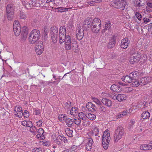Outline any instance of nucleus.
Returning a JSON list of instances; mask_svg holds the SVG:
<instances>
[{"instance_id":"nucleus-1","label":"nucleus","mask_w":152,"mask_h":152,"mask_svg":"<svg viewBox=\"0 0 152 152\" xmlns=\"http://www.w3.org/2000/svg\"><path fill=\"white\" fill-rule=\"evenodd\" d=\"M40 34L39 30L37 29L32 30L28 35L29 42L31 44L36 42L40 39Z\"/></svg>"},{"instance_id":"nucleus-2","label":"nucleus","mask_w":152,"mask_h":152,"mask_svg":"<svg viewBox=\"0 0 152 152\" xmlns=\"http://www.w3.org/2000/svg\"><path fill=\"white\" fill-rule=\"evenodd\" d=\"M125 131L121 126H118L115 130L114 134V141L117 142L124 136Z\"/></svg>"},{"instance_id":"nucleus-3","label":"nucleus","mask_w":152,"mask_h":152,"mask_svg":"<svg viewBox=\"0 0 152 152\" xmlns=\"http://www.w3.org/2000/svg\"><path fill=\"white\" fill-rule=\"evenodd\" d=\"M126 0H116L112 1L111 5L117 9L123 8L124 9L125 6L127 4Z\"/></svg>"},{"instance_id":"nucleus-4","label":"nucleus","mask_w":152,"mask_h":152,"mask_svg":"<svg viewBox=\"0 0 152 152\" xmlns=\"http://www.w3.org/2000/svg\"><path fill=\"white\" fill-rule=\"evenodd\" d=\"M66 28L64 26H61L60 28L59 31V41L60 44H62L63 40L66 38Z\"/></svg>"},{"instance_id":"nucleus-5","label":"nucleus","mask_w":152,"mask_h":152,"mask_svg":"<svg viewBox=\"0 0 152 152\" xmlns=\"http://www.w3.org/2000/svg\"><path fill=\"white\" fill-rule=\"evenodd\" d=\"M13 31L15 35L18 36L20 34L21 31L20 24L18 21H15L13 25Z\"/></svg>"},{"instance_id":"nucleus-6","label":"nucleus","mask_w":152,"mask_h":152,"mask_svg":"<svg viewBox=\"0 0 152 152\" xmlns=\"http://www.w3.org/2000/svg\"><path fill=\"white\" fill-rule=\"evenodd\" d=\"M63 41V43L65 42V48L66 50H70L72 48V46L74 47L73 44L71 42L70 37L69 35H67L66 38H64Z\"/></svg>"},{"instance_id":"nucleus-7","label":"nucleus","mask_w":152,"mask_h":152,"mask_svg":"<svg viewBox=\"0 0 152 152\" xmlns=\"http://www.w3.org/2000/svg\"><path fill=\"white\" fill-rule=\"evenodd\" d=\"M44 50V46L43 42L39 41L36 44L35 47V51L38 55L41 54Z\"/></svg>"},{"instance_id":"nucleus-8","label":"nucleus","mask_w":152,"mask_h":152,"mask_svg":"<svg viewBox=\"0 0 152 152\" xmlns=\"http://www.w3.org/2000/svg\"><path fill=\"white\" fill-rule=\"evenodd\" d=\"M88 134L91 137L97 136L98 137H96L97 140H99V137H100V135L99 134V129L96 127H94L91 131L88 132Z\"/></svg>"},{"instance_id":"nucleus-9","label":"nucleus","mask_w":152,"mask_h":152,"mask_svg":"<svg viewBox=\"0 0 152 152\" xmlns=\"http://www.w3.org/2000/svg\"><path fill=\"white\" fill-rule=\"evenodd\" d=\"M92 20L90 18H87L84 21L83 23V29L87 31L92 26Z\"/></svg>"},{"instance_id":"nucleus-10","label":"nucleus","mask_w":152,"mask_h":152,"mask_svg":"<svg viewBox=\"0 0 152 152\" xmlns=\"http://www.w3.org/2000/svg\"><path fill=\"white\" fill-rule=\"evenodd\" d=\"M76 37L78 40H81L84 36L83 29L79 26L77 28Z\"/></svg>"},{"instance_id":"nucleus-11","label":"nucleus","mask_w":152,"mask_h":152,"mask_svg":"<svg viewBox=\"0 0 152 152\" xmlns=\"http://www.w3.org/2000/svg\"><path fill=\"white\" fill-rule=\"evenodd\" d=\"M110 137L109 130H107L103 133L102 142H110Z\"/></svg>"},{"instance_id":"nucleus-12","label":"nucleus","mask_w":152,"mask_h":152,"mask_svg":"<svg viewBox=\"0 0 152 152\" xmlns=\"http://www.w3.org/2000/svg\"><path fill=\"white\" fill-rule=\"evenodd\" d=\"M22 4L26 8L30 9L33 7L34 4H33L32 1L31 0H21Z\"/></svg>"},{"instance_id":"nucleus-13","label":"nucleus","mask_w":152,"mask_h":152,"mask_svg":"<svg viewBox=\"0 0 152 152\" xmlns=\"http://www.w3.org/2000/svg\"><path fill=\"white\" fill-rule=\"evenodd\" d=\"M136 53L134 54L133 56H131L129 62L132 64H134L135 63L137 62L140 59L141 56L140 55H137Z\"/></svg>"},{"instance_id":"nucleus-14","label":"nucleus","mask_w":152,"mask_h":152,"mask_svg":"<svg viewBox=\"0 0 152 152\" xmlns=\"http://www.w3.org/2000/svg\"><path fill=\"white\" fill-rule=\"evenodd\" d=\"M87 142L86 145V149L88 151L91 150L92 146L94 144V142L91 137L88 138L87 139Z\"/></svg>"},{"instance_id":"nucleus-15","label":"nucleus","mask_w":152,"mask_h":152,"mask_svg":"<svg viewBox=\"0 0 152 152\" xmlns=\"http://www.w3.org/2000/svg\"><path fill=\"white\" fill-rule=\"evenodd\" d=\"M116 38V36L113 35L112 36L108 44L107 47L108 48H112L115 46Z\"/></svg>"},{"instance_id":"nucleus-16","label":"nucleus","mask_w":152,"mask_h":152,"mask_svg":"<svg viewBox=\"0 0 152 152\" xmlns=\"http://www.w3.org/2000/svg\"><path fill=\"white\" fill-rule=\"evenodd\" d=\"M151 79L150 77H142L140 80V83L141 86L144 85L151 81Z\"/></svg>"},{"instance_id":"nucleus-17","label":"nucleus","mask_w":152,"mask_h":152,"mask_svg":"<svg viewBox=\"0 0 152 152\" xmlns=\"http://www.w3.org/2000/svg\"><path fill=\"white\" fill-rule=\"evenodd\" d=\"M130 42V41L128 40V38H125L121 40V47L123 49L127 48Z\"/></svg>"},{"instance_id":"nucleus-18","label":"nucleus","mask_w":152,"mask_h":152,"mask_svg":"<svg viewBox=\"0 0 152 152\" xmlns=\"http://www.w3.org/2000/svg\"><path fill=\"white\" fill-rule=\"evenodd\" d=\"M86 108L88 110L91 112L95 111L96 110L95 105L90 102L87 103Z\"/></svg>"},{"instance_id":"nucleus-19","label":"nucleus","mask_w":152,"mask_h":152,"mask_svg":"<svg viewBox=\"0 0 152 152\" xmlns=\"http://www.w3.org/2000/svg\"><path fill=\"white\" fill-rule=\"evenodd\" d=\"M101 101L102 103L108 107L112 106L113 103L112 101L107 98H103L101 100Z\"/></svg>"},{"instance_id":"nucleus-20","label":"nucleus","mask_w":152,"mask_h":152,"mask_svg":"<svg viewBox=\"0 0 152 152\" xmlns=\"http://www.w3.org/2000/svg\"><path fill=\"white\" fill-rule=\"evenodd\" d=\"M140 148L141 150H151L152 149V142L150 141L148 144L142 145L140 146Z\"/></svg>"},{"instance_id":"nucleus-21","label":"nucleus","mask_w":152,"mask_h":152,"mask_svg":"<svg viewBox=\"0 0 152 152\" xmlns=\"http://www.w3.org/2000/svg\"><path fill=\"white\" fill-rule=\"evenodd\" d=\"M122 80L124 81L125 83H130L133 82V80H134V79H133V77H131V75L128 76L126 75L125 76H123L121 78Z\"/></svg>"},{"instance_id":"nucleus-22","label":"nucleus","mask_w":152,"mask_h":152,"mask_svg":"<svg viewBox=\"0 0 152 152\" xmlns=\"http://www.w3.org/2000/svg\"><path fill=\"white\" fill-rule=\"evenodd\" d=\"M37 130L38 134L36 136L37 138H40V139H44L45 137L44 136V130L42 128H39Z\"/></svg>"},{"instance_id":"nucleus-23","label":"nucleus","mask_w":152,"mask_h":152,"mask_svg":"<svg viewBox=\"0 0 152 152\" xmlns=\"http://www.w3.org/2000/svg\"><path fill=\"white\" fill-rule=\"evenodd\" d=\"M110 89L113 91L119 92L121 91V88L118 85L114 84L111 86Z\"/></svg>"},{"instance_id":"nucleus-24","label":"nucleus","mask_w":152,"mask_h":152,"mask_svg":"<svg viewBox=\"0 0 152 152\" xmlns=\"http://www.w3.org/2000/svg\"><path fill=\"white\" fill-rule=\"evenodd\" d=\"M58 27L54 26L50 28V33L51 35L53 36L55 35H58Z\"/></svg>"},{"instance_id":"nucleus-25","label":"nucleus","mask_w":152,"mask_h":152,"mask_svg":"<svg viewBox=\"0 0 152 152\" xmlns=\"http://www.w3.org/2000/svg\"><path fill=\"white\" fill-rule=\"evenodd\" d=\"M104 28L102 30V32L103 33L105 32L106 31H109L111 28V25L110 21H108L106 22L105 24Z\"/></svg>"},{"instance_id":"nucleus-26","label":"nucleus","mask_w":152,"mask_h":152,"mask_svg":"<svg viewBox=\"0 0 152 152\" xmlns=\"http://www.w3.org/2000/svg\"><path fill=\"white\" fill-rule=\"evenodd\" d=\"M134 4L138 7L143 6L145 4V0H135Z\"/></svg>"},{"instance_id":"nucleus-27","label":"nucleus","mask_w":152,"mask_h":152,"mask_svg":"<svg viewBox=\"0 0 152 152\" xmlns=\"http://www.w3.org/2000/svg\"><path fill=\"white\" fill-rule=\"evenodd\" d=\"M117 99L119 102H121L126 99V96L124 94H119L117 96Z\"/></svg>"},{"instance_id":"nucleus-28","label":"nucleus","mask_w":152,"mask_h":152,"mask_svg":"<svg viewBox=\"0 0 152 152\" xmlns=\"http://www.w3.org/2000/svg\"><path fill=\"white\" fill-rule=\"evenodd\" d=\"M28 31H26L24 32H21V41L22 42H24L26 40L27 38V35Z\"/></svg>"},{"instance_id":"nucleus-29","label":"nucleus","mask_w":152,"mask_h":152,"mask_svg":"<svg viewBox=\"0 0 152 152\" xmlns=\"http://www.w3.org/2000/svg\"><path fill=\"white\" fill-rule=\"evenodd\" d=\"M92 26H101V22L100 20L97 18H95L92 21Z\"/></svg>"},{"instance_id":"nucleus-30","label":"nucleus","mask_w":152,"mask_h":152,"mask_svg":"<svg viewBox=\"0 0 152 152\" xmlns=\"http://www.w3.org/2000/svg\"><path fill=\"white\" fill-rule=\"evenodd\" d=\"M101 26H92L91 29L93 32L96 33H97L101 29Z\"/></svg>"},{"instance_id":"nucleus-31","label":"nucleus","mask_w":152,"mask_h":152,"mask_svg":"<svg viewBox=\"0 0 152 152\" xmlns=\"http://www.w3.org/2000/svg\"><path fill=\"white\" fill-rule=\"evenodd\" d=\"M65 121L66 125L68 126L71 127L72 126L73 124V121L72 119L66 118Z\"/></svg>"},{"instance_id":"nucleus-32","label":"nucleus","mask_w":152,"mask_h":152,"mask_svg":"<svg viewBox=\"0 0 152 152\" xmlns=\"http://www.w3.org/2000/svg\"><path fill=\"white\" fill-rule=\"evenodd\" d=\"M65 132L67 135L70 137H73V131L72 130H71L70 128H67L66 129Z\"/></svg>"},{"instance_id":"nucleus-33","label":"nucleus","mask_w":152,"mask_h":152,"mask_svg":"<svg viewBox=\"0 0 152 152\" xmlns=\"http://www.w3.org/2000/svg\"><path fill=\"white\" fill-rule=\"evenodd\" d=\"M67 116L64 114H61L58 115V118L59 121L62 122L65 121L66 118Z\"/></svg>"},{"instance_id":"nucleus-34","label":"nucleus","mask_w":152,"mask_h":152,"mask_svg":"<svg viewBox=\"0 0 152 152\" xmlns=\"http://www.w3.org/2000/svg\"><path fill=\"white\" fill-rule=\"evenodd\" d=\"M150 113L149 112L145 111L142 114V117L144 119L148 118L150 116Z\"/></svg>"},{"instance_id":"nucleus-35","label":"nucleus","mask_w":152,"mask_h":152,"mask_svg":"<svg viewBox=\"0 0 152 152\" xmlns=\"http://www.w3.org/2000/svg\"><path fill=\"white\" fill-rule=\"evenodd\" d=\"M78 116L80 119L85 120L87 119V115L83 112H80L78 113Z\"/></svg>"},{"instance_id":"nucleus-36","label":"nucleus","mask_w":152,"mask_h":152,"mask_svg":"<svg viewBox=\"0 0 152 152\" xmlns=\"http://www.w3.org/2000/svg\"><path fill=\"white\" fill-rule=\"evenodd\" d=\"M77 149V146L75 145H73L69 149H67L66 150L64 151V152H66H66H74Z\"/></svg>"},{"instance_id":"nucleus-37","label":"nucleus","mask_w":152,"mask_h":152,"mask_svg":"<svg viewBox=\"0 0 152 152\" xmlns=\"http://www.w3.org/2000/svg\"><path fill=\"white\" fill-rule=\"evenodd\" d=\"M87 118L91 121L94 120L96 118L95 115L91 113H89L87 115Z\"/></svg>"},{"instance_id":"nucleus-38","label":"nucleus","mask_w":152,"mask_h":152,"mask_svg":"<svg viewBox=\"0 0 152 152\" xmlns=\"http://www.w3.org/2000/svg\"><path fill=\"white\" fill-rule=\"evenodd\" d=\"M6 13L4 15V17L5 18H7L9 20V14H10V6L9 4H7L6 7Z\"/></svg>"},{"instance_id":"nucleus-39","label":"nucleus","mask_w":152,"mask_h":152,"mask_svg":"<svg viewBox=\"0 0 152 152\" xmlns=\"http://www.w3.org/2000/svg\"><path fill=\"white\" fill-rule=\"evenodd\" d=\"M77 112V108L76 107H73L71 110L70 113L72 115H75Z\"/></svg>"},{"instance_id":"nucleus-40","label":"nucleus","mask_w":152,"mask_h":152,"mask_svg":"<svg viewBox=\"0 0 152 152\" xmlns=\"http://www.w3.org/2000/svg\"><path fill=\"white\" fill-rule=\"evenodd\" d=\"M99 109L100 111L102 113H105L107 110V108L103 105L102 103L99 105Z\"/></svg>"},{"instance_id":"nucleus-41","label":"nucleus","mask_w":152,"mask_h":152,"mask_svg":"<svg viewBox=\"0 0 152 152\" xmlns=\"http://www.w3.org/2000/svg\"><path fill=\"white\" fill-rule=\"evenodd\" d=\"M73 121V123H74L77 126L80 125L81 122L80 119L77 117L74 118V120Z\"/></svg>"},{"instance_id":"nucleus-42","label":"nucleus","mask_w":152,"mask_h":152,"mask_svg":"<svg viewBox=\"0 0 152 152\" xmlns=\"http://www.w3.org/2000/svg\"><path fill=\"white\" fill-rule=\"evenodd\" d=\"M56 9H58V12H66L68 11V9L69 8H64L63 7H58V8H56Z\"/></svg>"},{"instance_id":"nucleus-43","label":"nucleus","mask_w":152,"mask_h":152,"mask_svg":"<svg viewBox=\"0 0 152 152\" xmlns=\"http://www.w3.org/2000/svg\"><path fill=\"white\" fill-rule=\"evenodd\" d=\"M135 15L138 20L140 21L142 18V15L139 12H134Z\"/></svg>"},{"instance_id":"nucleus-44","label":"nucleus","mask_w":152,"mask_h":152,"mask_svg":"<svg viewBox=\"0 0 152 152\" xmlns=\"http://www.w3.org/2000/svg\"><path fill=\"white\" fill-rule=\"evenodd\" d=\"M30 129L29 131L31 133H32L34 135H36V131L37 129L35 126H33L32 125V126L30 127Z\"/></svg>"},{"instance_id":"nucleus-45","label":"nucleus","mask_w":152,"mask_h":152,"mask_svg":"<svg viewBox=\"0 0 152 152\" xmlns=\"http://www.w3.org/2000/svg\"><path fill=\"white\" fill-rule=\"evenodd\" d=\"M139 75V73L137 71L132 72L130 73V75H131V77H133V79H134V77L136 78Z\"/></svg>"},{"instance_id":"nucleus-46","label":"nucleus","mask_w":152,"mask_h":152,"mask_svg":"<svg viewBox=\"0 0 152 152\" xmlns=\"http://www.w3.org/2000/svg\"><path fill=\"white\" fill-rule=\"evenodd\" d=\"M59 139L61 141L64 142L65 143L67 142V140L63 134L60 135L58 136Z\"/></svg>"},{"instance_id":"nucleus-47","label":"nucleus","mask_w":152,"mask_h":152,"mask_svg":"<svg viewBox=\"0 0 152 152\" xmlns=\"http://www.w3.org/2000/svg\"><path fill=\"white\" fill-rule=\"evenodd\" d=\"M102 145L103 148L105 149H107L108 147V145L109 144L110 142H102Z\"/></svg>"},{"instance_id":"nucleus-48","label":"nucleus","mask_w":152,"mask_h":152,"mask_svg":"<svg viewBox=\"0 0 152 152\" xmlns=\"http://www.w3.org/2000/svg\"><path fill=\"white\" fill-rule=\"evenodd\" d=\"M134 80H133V82L132 84V86L134 87H137L138 86L140 85V81L136 80L134 81Z\"/></svg>"},{"instance_id":"nucleus-49","label":"nucleus","mask_w":152,"mask_h":152,"mask_svg":"<svg viewBox=\"0 0 152 152\" xmlns=\"http://www.w3.org/2000/svg\"><path fill=\"white\" fill-rule=\"evenodd\" d=\"M51 38L52 41L54 43L56 42L57 41L58 35H55L53 36L51 35Z\"/></svg>"},{"instance_id":"nucleus-50","label":"nucleus","mask_w":152,"mask_h":152,"mask_svg":"<svg viewBox=\"0 0 152 152\" xmlns=\"http://www.w3.org/2000/svg\"><path fill=\"white\" fill-rule=\"evenodd\" d=\"M96 3L95 0H93L92 1H90L87 2L86 5L87 6H93L95 4V3Z\"/></svg>"},{"instance_id":"nucleus-51","label":"nucleus","mask_w":152,"mask_h":152,"mask_svg":"<svg viewBox=\"0 0 152 152\" xmlns=\"http://www.w3.org/2000/svg\"><path fill=\"white\" fill-rule=\"evenodd\" d=\"M92 99L94 101L99 105L102 103L97 98L95 97H92Z\"/></svg>"},{"instance_id":"nucleus-52","label":"nucleus","mask_w":152,"mask_h":152,"mask_svg":"<svg viewBox=\"0 0 152 152\" xmlns=\"http://www.w3.org/2000/svg\"><path fill=\"white\" fill-rule=\"evenodd\" d=\"M14 9L15 7L13 6H10V15H12L14 14L15 12Z\"/></svg>"},{"instance_id":"nucleus-53","label":"nucleus","mask_w":152,"mask_h":152,"mask_svg":"<svg viewBox=\"0 0 152 152\" xmlns=\"http://www.w3.org/2000/svg\"><path fill=\"white\" fill-rule=\"evenodd\" d=\"M20 18L21 19H25L27 18V16L23 12H20Z\"/></svg>"},{"instance_id":"nucleus-54","label":"nucleus","mask_w":152,"mask_h":152,"mask_svg":"<svg viewBox=\"0 0 152 152\" xmlns=\"http://www.w3.org/2000/svg\"><path fill=\"white\" fill-rule=\"evenodd\" d=\"M130 53L132 55L131 56H133L134 55V54H135L136 53H137V55H140L139 53L138 52H137V51H136L134 50L133 49H132L130 50Z\"/></svg>"},{"instance_id":"nucleus-55","label":"nucleus","mask_w":152,"mask_h":152,"mask_svg":"<svg viewBox=\"0 0 152 152\" xmlns=\"http://www.w3.org/2000/svg\"><path fill=\"white\" fill-rule=\"evenodd\" d=\"M15 115L16 116L18 117L19 118H21L23 115V111L18 112L17 114H15Z\"/></svg>"},{"instance_id":"nucleus-56","label":"nucleus","mask_w":152,"mask_h":152,"mask_svg":"<svg viewBox=\"0 0 152 152\" xmlns=\"http://www.w3.org/2000/svg\"><path fill=\"white\" fill-rule=\"evenodd\" d=\"M23 114L24 117L28 118L29 115L28 112L26 110H25L24 112L23 113Z\"/></svg>"},{"instance_id":"nucleus-57","label":"nucleus","mask_w":152,"mask_h":152,"mask_svg":"<svg viewBox=\"0 0 152 152\" xmlns=\"http://www.w3.org/2000/svg\"><path fill=\"white\" fill-rule=\"evenodd\" d=\"M134 123V121H133L132 120L131 121L129 125V128L130 129L132 128Z\"/></svg>"},{"instance_id":"nucleus-58","label":"nucleus","mask_w":152,"mask_h":152,"mask_svg":"<svg viewBox=\"0 0 152 152\" xmlns=\"http://www.w3.org/2000/svg\"><path fill=\"white\" fill-rule=\"evenodd\" d=\"M143 20L144 21V23L145 24L150 22L151 21V20L148 18L146 17H145L143 18Z\"/></svg>"},{"instance_id":"nucleus-59","label":"nucleus","mask_w":152,"mask_h":152,"mask_svg":"<svg viewBox=\"0 0 152 152\" xmlns=\"http://www.w3.org/2000/svg\"><path fill=\"white\" fill-rule=\"evenodd\" d=\"M41 151V148H35L33 149L32 150V152H39Z\"/></svg>"},{"instance_id":"nucleus-60","label":"nucleus","mask_w":152,"mask_h":152,"mask_svg":"<svg viewBox=\"0 0 152 152\" xmlns=\"http://www.w3.org/2000/svg\"><path fill=\"white\" fill-rule=\"evenodd\" d=\"M71 103L70 102H66L65 104V107L67 108H69L70 106Z\"/></svg>"},{"instance_id":"nucleus-61","label":"nucleus","mask_w":152,"mask_h":152,"mask_svg":"<svg viewBox=\"0 0 152 152\" xmlns=\"http://www.w3.org/2000/svg\"><path fill=\"white\" fill-rule=\"evenodd\" d=\"M42 121L41 120H39L36 122L37 125L39 127H41L42 125Z\"/></svg>"},{"instance_id":"nucleus-62","label":"nucleus","mask_w":152,"mask_h":152,"mask_svg":"<svg viewBox=\"0 0 152 152\" xmlns=\"http://www.w3.org/2000/svg\"><path fill=\"white\" fill-rule=\"evenodd\" d=\"M26 125V126L30 127L32 126V125H33V124L32 123L31 121H27Z\"/></svg>"},{"instance_id":"nucleus-63","label":"nucleus","mask_w":152,"mask_h":152,"mask_svg":"<svg viewBox=\"0 0 152 152\" xmlns=\"http://www.w3.org/2000/svg\"><path fill=\"white\" fill-rule=\"evenodd\" d=\"M116 95L115 94H111L110 95V97L114 99H117V97Z\"/></svg>"},{"instance_id":"nucleus-64","label":"nucleus","mask_w":152,"mask_h":152,"mask_svg":"<svg viewBox=\"0 0 152 152\" xmlns=\"http://www.w3.org/2000/svg\"><path fill=\"white\" fill-rule=\"evenodd\" d=\"M55 142L58 145H61L62 144V142L59 141L58 139H56V140H54Z\"/></svg>"}]
</instances>
